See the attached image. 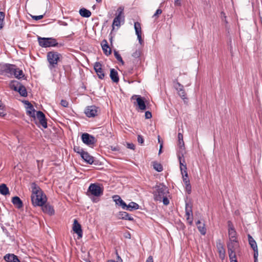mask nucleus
Wrapping results in <instances>:
<instances>
[{
	"instance_id": "nucleus-33",
	"label": "nucleus",
	"mask_w": 262,
	"mask_h": 262,
	"mask_svg": "<svg viewBox=\"0 0 262 262\" xmlns=\"http://www.w3.org/2000/svg\"><path fill=\"white\" fill-rule=\"evenodd\" d=\"M79 14L84 17H89L91 15V11L84 8L80 9Z\"/></svg>"
},
{
	"instance_id": "nucleus-48",
	"label": "nucleus",
	"mask_w": 262,
	"mask_h": 262,
	"mask_svg": "<svg viewBox=\"0 0 262 262\" xmlns=\"http://www.w3.org/2000/svg\"><path fill=\"white\" fill-rule=\"evenodd\" d=\"M145 117L146 119H150L152 117L151 113L149 111H146L145 113Z\"/></svg>"
},
{
	"instance_id": "nucleus-13",
	"label": "nucleus",
	"mask_w": 262,
	"mask_h": 262,
	"mask_svg": "<svg viewBox=\"0 0 262 262\" xmlns=\"http://www.w3.org/2000/svg\"><path fill=\"white\" fill-rule=\"evenodd\" d=\"M38 119L39 120V123L41 126L44 128H46L47 127V120L46 119V117L45 114L41 111L36 112V114L35 115V119Z\"/></svg>"
},
{
	"instance_id": "nucleus-15",
	"label": "nucleus",
	"mask_w": 262,
	"mask_h": 262,
	"mask_svg": "<svg viewBox=\"0 0 262 262\" xmlns=\"http://www.w3.org/2000/svg\"><path fill=\"white\" fill-rule=\"evenodd\" d=\"M102 67L101 63L99 62H96L94 65V70L99 78L101 79H103L105 76V74Z\"/></svg>"
},
{
	"instance_id": "nucleus-53",
	"label": "nucleus",
	"mask_w": 262,
	"mask_h": 262,
	"mask_svg": "<svg viewBox=\"0 0 262 262\" xmlns=\"http://www.w3.org/2000/svg\"><path fill=\"white\" fill-rule=\"evenodd\" d=\"M254 251V259H257V257H258V248L256 249H254L253 250Z\"/></svg>"
},
{
	"instance_id": "nucleus-61",
	"label": "nucleus",
	"mask_w": 262,
	"mask_h": 262,
	"mask_svg": "<svg viewBox=\"0 0 262 262\" xmlns=\"http://www.w3.org/2000/svg\"><path fill=\"white\" fill-rule=\"evenodd\" d=\"M61 25L63 26H67L68 25L67 23L64 21L62 22Z\"/></svg>"
},
{
	"instance_id": "nucleus-56",
	"label": "nucleus",
	"mask_w": 262,
	"mask_h": 262,
	"mask_svg": "<svg viewBox=\"0 0 262 262\" xmlns=\"http://www.w3.org/2000/svg\"><path fill=\"white\" fill-rule=\"evenodd\" d=\"M117 258L119 260H120V262H122V259L121 258V257L117 254ZM107 262H118V261H116L114 260H108L107 261Z\"/></svg>"
},
{
	"instance_id": "nucleus-40",
	"label": "nucleus",
	"mask_w": 262,
	"mask_h": 262,
	"mask_svg": "<svg viewBox=\"0 0 262 262\" xmlns=\"http://www.w3.org/2000/svg\"><path fill=\"white\" fill-rule=\"evenodd\" d=\"M120 18L115 17L113 20V27L114 28V26L119 27L120 26Z\"/></svg>"
},
{
	"instance_id": "nucleus-21",
	"label": "nucleus",
	"mask_w": 262,
	"mask_h": 262,
	"mask_svg": "<svg viewBox=\"0 0 262 262\" xmlns=\"http://www.w3.org/2000/svg\"><path fill=\"white\" fill-rule=\"evenodd\" d=\"M216 247L219 253L220 258L223 259L225 254V250L224 248L223 244L221 243L220 240H219L216 242Z\"/></svg>"
},
{
	"instance_id": "nucleus-6",
	"label": "nucleus",
	"mask_w": 262,
	"mask_h": 262,
	"mask_svg": "<svg viewBox=\"0 0 262 262\" xmlns=\"http://www.w3.org/2000/svg\"><path fill=\"white\" fill-rule=\"evenodd\" d=\"M10 87L14 91L18 92L21 96H27L28 94L25 86L18 81L16 80L11 81L10 83Z\"/></svg>"
},
{
	"instance_id": "nucleus-2",
	"label": "nucleus",
	"mask_w": 262,
	"mask_h": 262,
	"mask_svg": "<svg viewBox=\"0 0 262 262\" xmlns=\"http://www.w3.org/2000/svg\"><path fill=\"white\" fill-rule=\"evenodd\" d=\"M168 193V189L165 185L163 184L156 185L153 192L154 200L159 202L162 201L165 205H167L169 204V201L167 196Z\"/></svg>"
},
{
	"instance_id": "nucleus-16",
	"label": "nucleus",
	"mask_w": 262,
	"mask_h": 262,
	"mask_svg": "<svg viewBox=\"0 0 262 262\" xmlns=\"http://www.w3.org/2000/svg\"><path fill=\"white\" fill-rule=\"evenodd\" d=\"M136 98V101L139 110L144 111L146 109V106L144 102V98L141 97L140 95H134L132 96V99H134Z\"/></svg>"
},
{
	"instance_id": "nucleus-9",
	"label": "nucleus",
	"mask_w": 262,
	"mask_h": 262,
	"mask_svg": "<svg viewBox=\"0 0 262 262\" xmlns=\"http://www.w3.org/2000/svg\"><path fill=\"white\" fill-rule=\"evenodd\" d=\"M179 164L181 173L182 175L183 181L185 185L190 184L189 179H188V173L187 171V168L185 160H180V161H179Z\"/></svg>"
},
{
	"instance_id": "nucleus-11",
	"label": "nucleus",
	"mask_w": 262,
	"mask_h": 262,
	"mask_svg": "<svg viewBox=\"0 0 262 262\" xmlns=\"http://www.w3.org/2000/svg\"><path fill=\"white\" fill-rule=\"evenodd\" d=\"M98 111L99 108L98 107L95 105H91L85 108L84 113L88 117H94L98 115Z\"/></svg>"
},
{
	"instance_id": "nucleus-34",
	"label": "nucleus",
	"mask_w": 262,
	"mask_h": 262,
	"mask_svg": "<svg viewBox=\"0 0 262 262\" xmlns=\"http://www.w3.org/2000/svg\"><path fill=\"white\" fill-rule=\"evenodd\" d=\"M13 76H14V77L17 79H20L24 77L25 75L21 70H20L16 67V70Z\"/></svg>"
},
{
	"instance_id": "nucleus-60",
	"label": "nucleus",
	"mask_w": 262,
	"mask_h": 262,
	"mask_svg": "<svg viewBox=\"0 0 262 262\" xmlns=\"http://www.w3.org/2000/svg\"><path fill=\"white\" fill-rule=\"evenodd\" d=\"M111 149L113 150H115V151H116V150H118V147H111Z\"/></svg>"
},
{
	"instance_id": "nucleus-4",
	"label": "nucleus",
	"mask_w": 262,
	"mask_h": 262,
	"mask_svg": "<svg viewBox=\"0 0 262 262\" xmlns=\"http://www.w3.org/2000/svg\"><path fill=\"white\" fill-rule=\"evenodd\" d=\"M178 149L177 151V157L179 161L180 160H185L184 158V154H185V148L184 146V142L183 141V134L179 133L178 135Z\"/></svg>"
},
{
	"instance_id": "nucleus-27",
	"label": "nucleus",
	"mask_w": 262,
	"mask_h": 262,
	"mask_svg": "<svg viewBox=\"0 0 262 262\" xmlns=\"http://www.w3.org/2000/svg\"><path fill=\"white\" fill-rule=\"evenodd\" d=\"M118 217L120 219L128 220V221H133V218L128 213L124 211H120L119 212Z\"/></svg>"
},
{
	"instance_id": "nucleus-23",
	"label": "nucleus",
	"mask_w": 262,
	"mask_h": 262,
	"mask_svg": "<svg viewBox=\"0 0 262 262\" xmlns=\"http://www.w3.org/2000/svg\"><path fill=\"white\" fill-rule=\"evenodd\" d=\"M4 259L7 262H20L18 257L13 254H7L4 256Z\"/></svg>"
},
{
	"instance_id": "nucleus-1",
	"label": "nucleus",
	"mask_w": 262,
	"mask_h": 262,
	"mask_svg": "<svg viewBox=\"0 0 262 262\" xmlns=\"http://www.w3.org/2000/svg\"><path fill=\"white\" fill-rule=\"evenodd\" d=\"M31 201L35 207L40 206L44 205L47 201L46 195L41 189L35 183L31 185Z\"/></svg>"
},
{
	"instance_id": "nucleus-38",
	"label": "nucleus",
	"mask_w": 262,
	"mask_h": 262,
	"mask_svg": "<svg viewBox=\"0 0 262 262\" xmlns=\"http://www.w3.org/2000/svg\"><path fill=\"white\" fill-rule=\"evenodd\" d=\"M74 150L76 153L79 154L80 156L85 151L81 148L80 146H75L74 147Z\"/></svg>"
},
{
	"instance_id": "nucleus-12",
	"label": "nucleus",
	"mask_w": 262,
	"mask_h": 262,
	"mask_svg": "<svg viewBox=\"0 0 262 262\" xmlns=\"http://www.w3.org/2000/svg\"><path fill=\"white\" fill-rule=\"evenodd\" d=\"M81 139L84 144L89 146L94 145L96 142L95 137L88 133L83 134L81 136Z\"/></svg>"
},
{
	"instance_id": "nucleus-55",
	"label": "nucleus",
	"mask_w": 262,
	"mask_h": 262,
	"mask_svg": "<svg viewBox=\"0 0 262 262\" xmlns=\"http://www.w3.org/2000/svg\"><path fill=\"white\" fill-rule=\"evenodd\" d=\"M127 147L131 149H134L135 148V145L133 143H128L127 144Z\"/></svg>"
},
{
	"instance_id": "nucleus-64",
	"label": "nucleus",
	"mask_w": 262,
	"mask_h": 262,
	"mask_svg": "<svg viewBox=\"0 0 262 262\" xmlns=\"http://www.w3.org/2000/svg\"><path fill=\"white\" fill-rule=\"evenodd\" d=\"M254 262H257V259H254Z\"/></svg>"
},
{
	"instance_id": "nucleus-51",
	"label": "nucleus",
	"mask_w": 262,
	"mask_h": 262,
	"mask_svg": "<svg viewBox=\"0 0 262 262\" xmlns=\"http://www.w3.org/2000/svg\"><path fill=\"white\" fill-rule=\"evenodd\" d=\"M162 10L160 9H158L157 10L156 13L154 14L153 17H157L158 15L161 14L162 13Z\"/></svg>"
},
{
	"instance_id": "nucleus-58",
	"label": "nucleus",
	"mask_w": 262,
	"mask_h": 262,
	"mask_svg": "<svg viewBox=\"0 0 262 262\" xmlns=\"http://www.w3.org/2000/svg\"><path fill=\"white\" fill-rule=\"evenodd\" d=\"M181 4L180 1L179 0H175L174 1V5L176 6H180Z\"/></svg>"
},
{
	"instance_id": "nucleus-43",
	"label": "nucleus",
	"mask_w": 262,
	"mask_h": 262,
	"mask_svg": "<svg viewBox=\"0 0 262 262\" xmlns=\"http://www.w3.org/2000/svg\"><path fill=\"white\" fill-rule=\"evenodd\" d=\"M178 94H179V95L182 99H184L185 98H186V97H185L186 93H185V91L184 90V89L179 90V91L178 92Z\"/></svg>"
},
{
	"instance_id": "nucleus-28",
	"label": "nucleus",
	"mask_w": 262,
	"mask_h": 262,
	"mask_svg": "<svg viewBox=\"0 0 262 262\" xmlns=\"http://www.w3.org/2000/svg\"><path fill=\"white\" fill-rule=\"evenodd\" d=\"M110 77L112 80L114 82L117 83L119 80L118 72L114 69L111 70Z\"/></svg>"
},
{
	"instance_id": "nucleus-22",
	"label": "nucleus",
	"mask_w": 262,
	"mask_h": 262,
	"mask_svg": "<svg viewBox=\"0 0 262 262\" xmlns=\"http://www.w3.org/2000/svg\"><path fill=\"white\" fill-rule=\"evenodd\" d=\"M80 156L81 158L87 163L89 164H93L94 162V158L90 155L88 152L84 151Z\"/></svg>"
},
{
	"instance_id": "nucleus-41",
	"label": "nucleus",
	"mask_w": 262,
	"mask_h": 262,
	"mask_svg": "<svg viewBox=\"0 0 262 262\" xmlns=\"http://www.w3.org/2000/svg\"><path fill=\"white\" fill-rule=\"evenodd\" d=\"M5 18V13L0 12V30L3 27V22Z\"/></svg>"
},
{
	"instance_id": "nucleus-10",
	"label": "nucleus",
	"mask_w": 262,
	"mask_h": 262,
	"mask_svg": "<svg viewBox=\"0 0 262 262\" xmlns=\"http://www.w3.org/2000/svg\"><path fill=\"white\" fill-rule=\"evenodd\" d=\"M88 191L90 192L91 195L95 196H100L103 194V189L96 184H90Z\"/></svg>"
},
{
	"instance_id": "nucleus-24",
	"label": "nucleus",
	"mask_w": 262,
	"mask_h": 262,
	"mask_svg": "<svg viewBox=\"0 0 262 262\" xmlns=\"http://www.w3.org/2000/svg\"><path fill=\"white\" fill-rule=\"evenodd\" d=\"M102 50L104 53L106 55L108 56L111 54V49L109 47L107 42L106 40H103L101 44Z\"/></svg>"
},
{
	"instance_id": "nucleus-37",
	"label": "nucleus",
	"mask_w": 262,
	"mask_h": 262,
	"mask_svg": "<svg viewBox=\"0 0 262 262\" xmlns=\"http://www.w3.org/2000/svg\"><path fill=\"white\" fill-rule=\"evenodd\" d=\"M134 28L136 34L141 33V28L139 23L135 22L134 24Z\"/></svg>"
},
{
	"instance_id": "nucleus-47",
	"label": "nucleus",
	"mask_w": 262,
	"mask_h": 262,
	"mask_svg": "<svg viewBox=\"0 0 262 262\" xmlns=\"http://www.w3.org/2000/svg\"><path fill=\"white\" fill-rule=\"evenodd\" d=\"M60 104L62 106L65 107H68L69 105L68 102L67 100L63 99L61 100Z\"/></svg>"
},
{
	"instance_id": "nucleus-63",
	"label": "nucleus",
	"mask_w": 262,
	"mask_h": 262,
	"mask_svg": "<svg viewBox=\"0 0 262 262\" xmlns=\"http://www.w3.org/2000/svg\"><path fill=\"white\" fill-rule=\"evenodd\" d=\"M158 141L159 143H160V142H161V140L160 139V136H158Z\"/></svg>"
},
{
	"instance_id": "nucleus-45",
	"label": "nucleus",
	"mask_w": 262,
	"mask_h": 262,
	"mask_svg": "<svg viewBox=\"0 0 262 262\" xmlns=\"http://www.w3.org/2000/svg\"><path fill=\"white\" fill-rule=\"evenodd\" d=\"M186 191L188 194H190L191 192V186L190 184L185 185Z\"/></svg>"
},
{
	"instance_id": "nucleus-49",
	"label": "nucleus",
	"mask_w": 262,
	"mask_h": 262,
	"mask_svg": "<svg viewBox=\"0 0 262 262\" xmlns=\"http://www.w3.org/2000/svg\"><path fill=\"white\" fill-rule=\"evenodd\" d=\"M140 52L139 50H136L132 54V56L135 58H138L140 56Z\"/></svg>"
},
{
	"instance_id": "nucleus-8",
	"label": "nucleus",
	"mask_w": 262,
	"mask_h": 262,
	"mask_svg": "<svg viewBox=\"0 0 262 262\" xmlns=\"http://www.w3.org/2000/svg\"><path fill=\"white\" fill-rule=\"evenodd\" d=\"M239 247L237 239H229L227 243L229 256L233 257V255H236V252L238 250Z\"/></svg>"
},
{
	"instance_id": "nucleus-19",
	"label": "nucleus",
	"mask_w": 262,
	"mask_h": 262,
	"mask_svg": "<svg viewBox=\"0 0 262 262\" xmlns=\"http://www.w3.org/2000/svg\"><path fill=\"white\" fill-rule=\"evenodd\" d=\"M73 230L76 234H77L79 237H82V230L81 229V227L80 224L76 219H75L74 221Z\"/></svg>"
},
{
	"instance_id": "nucleus-20",
	"label": "nucleus",
	"mask_w": 262,
	"mask_h": 262,
	"mask_svg": "<svg viewBox=\"0 0 262 262\" xmlns=\"http://www.w3.org/2000/svg\"><path fill=\"white\" fill-rule=\"evenodd\" d=\"M228 235L229 239H237L236 232L230 222H228Z\"/></svg>"
},
{
	"instance_id": "nucleus-42",
	"label": "nucleus",
	"mask_w": 262,
	"mask_h": 262,
	"mask_svg": "<svg viewBox=\"0 0 262 262\" xmlns=\"http://www.w3.org/2000/svg\"><path fill=\"white\" fill-rule=\"evenodd\" d=\"M6 115L5 111L4 110V106L0 101V116L4 117Z\"/></svg>"
},
{
	"instance_id": "nucleus-14",
	"label": "nucleus",
	"mask_w": 262,
	"mask_h": 262,
	"mask_svg": "<svg viewBox=\"0 0 262 262\" xmlns=\"http://www.w3.org/2000/svg\"><path fill=\"white\" fill-rule=\"evenodd\" d=\"M185 214L186 216V220L190 225H192L193 223V215L191 206L189 205L188 203H186Z\"/></svg>"
},
{
	"instance_id": "nucleus-54",
	"label": "nucleus",
	"mask_w": 262,
	"mask_h": 262,
	"mask_svg": "<svg viewBox=\"0 0 262 262\" xmlns=\"http://www.w3.org/2000/svg\"><path fill=\"white\" fill-rule=\"evenodd\" d=\"M137 35L138 39L139 40V42L140 44H142L143 41L141 37V33L136 34Z\"/></svg>"
},
{
	"instance_id": "nucleus-32",
	"label": "nucleus",
	"mask_w": 262,
	"mask_h": 262,
	"mask_svg": "<svg viewBox=\"0 0 262 262\" xmlns=\"http://www.w3.org/2000/svg\"><path fill=\"white\" fill-rule=\"evenodd\" d=\"M249 244L253 250L257 249L256 242L250 234L248 235Z\"/></svg>"
},
{
	"instance_id": "nucleus-26",
	"label": "nucleus",
	"mask_w": 262,
	"mask_h": 262,
	"mask_svg": "<svg viewBox=\"0 0 262 262\" xmlns=\"http://www.w3.org/2000/svg\"><path fill=\"white\" fill-rule=\"evenodd\" d=\"M114 201L116 204L120 206L123 209H125L126 207V203L121 199L119 195H114L113 196Z\"/></svg>"
},
{
	"instance_id": "nucleus-35",
	"label": "nucleus",
	"mask_w": 262,
	"mask_h": 262,
	"mask_svg": "<svg viewBox=\"0 0 262 262\" xmlns=\"http://www.w3.org/2000/svg\"><path fill=\"white\" fill-rule=\"evenodd\" d=\"M123 11L124 7L122 6L119 7L117 10L116 17H118L120 19H121L122 18H124V16L123 15Z\"/></svg>"
},
{
	"instance_id": "nucleus-30",
	"label": "nucleus",
	"mask_w": 262,
	"mask_h": 262,
	"mask_svg": "<svg viewBox=\"0 0 262 262\" xmlns=\"http://www.w3.org/2000/svg\"><path fill=\"white\" fill-rule=\"evenodd\" d=\"M139 207V206L138 204L135 202H132L129 203L128 205H126V207L125 209L129 211H132L133 210L138 209Z\"/></svg>"
},
{
	"instance_id": "nucleus-5",
	"label": "nucleus",
	"mask_w": 262,
	"mask_h": 262,
	"mask_svg": "<svg viewBox=\"0 0 262 262\" xmlns=\"http://www.w3.org/2000/svg\"><path fill=\"white\" fill-rule=\"evenodd\" d=\"M37 39L39 45L42 48L56 47L58 44L56 39L52 37L46 38L38 36Z\"/></svg>"
},
{
	"instance_id": "nucleus-7",
	"label": "nucleus",
	"mask_w": 262,
	"mask_h": 262,
	"mask_svg": "<svg viewBox=\"0 0 262 262\" xmlns=\"http://www.w3.org/2000/svg\"><path fill=\"white\" fill-rule=\"evenodd\" d=\"M16 66L14 64L5 63L1 66V74L7 75L9 77L13 76L16 70Z\"/></svg>"
},
{
	"instance_id": "nucleus-17",
	"label": "nucleus",
	"mask_w": 262,
	"mask_h": 262,
	"mask_svg": "<svg viewBox=\"0 0 262 262\" xmlns=\"http://www.w3.org/2000/svg\"><path fill=\"white\" fill-rule=\"evenodd\" d=\"M25 104L27 105L26 113L27 114L34 119H35V110L32 104L28 101H25Z\"/></svg>"
},
{
	"instance_id": "nucleus-18",
	"label": "nucleus",
	"mask_w": 262,
	"mask_h": 262,
	"mask_svg": "<svg viewBox=\"0 0 262 262\" xmlns=\"http://www.w3.org/2000/svg\"><path fill=\"white\" fill-rule=\"evenodd\" d=\"M41 207V209L42 211L47 213L50 215H53L54 214V209L51 205L48 203H45L42 206H40Z\"/></svg>"
},
{
	"instance_id": "nucleus-62",
	"label": "nucleus",
	"mask_w": 262,
	"mask_h": 262,
	"mask_svg": "<svg viewBox=\"0 0 262 262\" xmlns=\"http://www.w3.org/2000/svg\"><path fill=\"white\" fill-rule=\"evenodd\" d=\"M97 3H100L101 0H96Z\"/></svg>"
},
{
	"instance_id": "nucleus-36",
	"label": "nucleus",
	"mask_w": 262,
	"mask_h": 262,
	"mask_svg": "<svg viewBox=\"0 0 262 262\" xmlns=\"http://www.w3.org/2000/svg\"><path fill=\"white\" fill-rule=\"evenodd\" d=\"M153 167L154 169L158 172H161L163 170L162 165L157 162H153Z\"/></svg>"
},
{
	"instance_id": "nucleus-52",
	"label": "nucleus",
	"mask_w": 262,
	"mask_h": 262,
	"mask_svg": "<svg viewBox=\"0 0 262 262\" xmlns=\"http://www.w3.org/2000/svg\"><path fill=\"white\" fill-rule=\"evenodd\" d=\"M230 262H237L236 255H233V257L231 256H229Z\"/></svg>"
},
{
	"instance_id": "nucleus-44",
	"label": "nucleus",
	"mask_w": 262,
	"mask_h": 262,
	"mask_svg": "<svg viewBox=\"0 0 262 262\" xmlns=\"http://www.w3.org/2000/svg\"><path fill=\"white\" fill-rule=\"evenodd\" d=\"M174 87L178 92H179V90L183 89V86L178 82L176 83Z\"/></svg>"
},
{
	"instance_id": "nucleus-50",
	"label": "nucleus",
	"mask_w": 262,
	"mask_h": 262,
	"mask_svg": "<svg viewBox=\"0 0 262 262\" xmlns=\"http://www.w3.org/2000/svg\"><path fill=\"white\" fill-rule=\"evenodd\" d=\"M138 142L140 144H143V142H144V139H143V137H142L141 135H138Z\"/></svg>"
},
{
	"instance_id": "nucleus-31",
	"label": "nucleus",
	"mask_w": 262,
	"mask_h": 262,
	"mask_svg": "<svg viewBox=\"0 0 262 262\" xmlns=\"http://www.w3.org/2000/svg\"><path fill=\"white\" fill-rule=\"evenodd\" d=\"M0 193L4 195L10 194L9 188L6 184H2L0 185Z\"/></svg>"
},
{
	"instance_id": "nucleus-46",
	"label": "nucleus",
	"mask_w": 262,
	"mask_h": 262,
	"mask_svg": "<svg viewBox=\"0 0 262 262\" xmlns=\"http://www.w3.org/2000/svg\"><path fill=\"white\" fill-rule=\"evenodd\" d=\"M43 15H40L38 16L31 15V17L34 20H38L42 19L43 17Z\"/></svg>"
},
{
	"instance_id": "nucleus-3",
	"label": "nucleus",
	"mask_w": 262,
	"mask_h": 262,
	"mask_svg": "<svg viewBox=\"0 0 262 262\" xmlns=\"http://www.w3.org/2000/svg\"><path fill=\"white\" fill-rule=\"evenodd\" d=\"M61 57V55L57 52L54 51L49 52L47 55V60L49 63V68L51 70L55 68Z\"/></svg>"
},
{
	"instance_id": "nucleus-25",
	"label": "nucleus",
	"mask_w": 262,
	"mask_h": 262,
	"mask_svg": "<svg viewBox=\"0 0 262 262\" xmlns=\"http://www.w3.org/2000/svg\"><path fill=\"white\" fill-rule=\"evenodd\" d=\"M12 203L18 209H20L23 207V203L20 199L17 196L12 198Z\"/></svg>"
},
{
	"instance_id": "nucleus-29",
	"label": "nucleus",
	"mask_w": 262,
	"mask_h": 262,
	"mask_svg": "<svg viewBox=\"0 0 262 262\" xmlns=\"http://www.w3.org/2000/svg\"><path fill=\"white\" fill-rule=\"evenodd\" d=\"M196 224L198 226V229L200 233L202 235H205L206 233V229L205 227V224L201 223V221L199 220L196 222Z\"/></svg>"
},
{
	"instance_id": "nucleus-59",
	"label": "nucleus",
	"mask_w": 262,
	"mask_h": 262,
	"mask_svg": "<svg viewBox=\"0 0 262 262\" xmlns=\"http://www.w3.org/2000/svg\"><path fill=\"white\" fill-rule=\"evenodd\" d=\"M163 147V143L162 142L160 144V149H159V154H160L162 152V148Z\"/></svg>"
},
{
	"instance_id": "nucleus-57",
	"label": "nucleus",
	"mask_w": 262,
	"mask_h": 262,
	"mask_svg": "<svg viewBox=\"0 0 262 262\" xmlns=\"http://www.w3.org/2000/svg\"><path fill=\"white\" fill-rule=\"evenodd\" d=\"M146 262H154L152 257L151 256H149Z\"/></svg>"
},
{
	"instance_id": "nucleus-39",
	"label": "nucleus",
	"mask_w": 262,
	"mask_h": 262,
	"mask_svg": "<svg viewBox=\"0 0 262 262\" xmlns=\"http://www.w3.org/2000/svg\"><path fill=\"white\" fill-rule=\"evenodd\" d=\"M114 56L118 61L121 62L122 64H124V61L121 56V55L119 54V53L117 51H114Z\"/></svg>"
}]
</instances>
